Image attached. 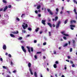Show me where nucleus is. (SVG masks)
Returning a JSON list of instances; mask_svg holds the SVG:
<instances>
[{
    "label": "nucleus",
    "instance_id": "nucleus-1",
    "mask_svg": "<svg viewBox=\"0 0 77 77\" xmlns=\"http://www.w3.org/2000/svg\"><path fill=\"white\" fill-rule=\"evenodd\" d=\"M61 23V21L60 20L58 21V23L57 24L56 26V28L57 29V28H59V26H60V24Z\"/></svg>",
    "mask_w": 77,
    "mask_h": 77
},
{
    "label": "nucleus",
    "instance_id": "nucleus-25",
    "mask_svg": "<svg viewBox=\"0 0 77 77\" xmlns=\"http://www.w3.org/2000/svg\"><path fill=\"white\" fill-rule=\"evenodd\" d=\"M64 35L66 36H69V35L68 34H64Z\"/></svg>",
    "mask_w": 77,
    "mask_h": 77
},
{
    "label": "nucleus",
    "instance_id": "nucleus-4",
    "mask_svg": "<svg viewBox=\"0 0 77 77\" xmlns=\"http://www.w3.org/2000/svg\"><path fill=\"white\" fill-rule=\"evenodd\" d=\"M26 48H27L28 50V51L29 52V53H31V51H30V47L29 46H26Z\"/></svg>",
    "mask_w": 77,
    "mask_h": 77
},
{
    "label": "nucleus",
    "instance_id": "nucleus-7",
    "mask_svg": "<svg viewBox=\"0 0 77 77\" xmlns=\"http://www.w3.org/2000/svg\"><path fill=\"white\" fill-rule=\"evenodd\" d=\"M12 33H13V34H18V33H19V32L18 31H17L16 32H12Z\"/></svg>",
    "mask_w": 77,
    "mask_h": 77
},
{
    "label": "nucleus",
    "instance_id": "nucleus-28",
    "mask_svg": "<svg viewBox=\"0 0 77 77\" xmlns=\"http://www.w3.org/2000/svg\"><path fill=\"white\" fill-rule=\"evenodd\" d=\"M3 68H4V69H7V67L5 66H3Z\"/></svg>",
    "mask_w": 77,
    "mask_h": 77
},
{
    "label": "nucleus",
    "instance_id": "nucleus-8",
    "mask_svg": "<svg viewBox=\"0 0 77 77\" xmlns=\"http://www.w3.org/2000/svg\"><path fill=\"white\" fill-rule=\"evenodd\" d=\"M8 8V6H6L4 9V10H3L4 12H5V11H6V10Z\"/></svg>",
    "mask_w": 77,
    "mask_h": 77
},
{
    "label": "nucleus",
    "instance_id": "nucleus-63",
    "mask_svg": "<svg viewBox=\"0 0 77 77\" xmlns=\"http://www.w3.org/2000/svg\"><path fill=\"white\" fill-rule=\"evenodd\" d=\"M56 51H54V54H56Z\"/></svg>",
    "mask_w": 77,
    "mask_h": 77
},
{
    "label": "nucleus",
    "instance_id": "nucleus-29",
    "mask_svg": "<svg viewBox=\"0 0 77 77\" xmlns=\"http://www.w3.org/2000/svg\"><path fill=\"white\" fill-rule=\"evenodd\" d=\"M63 38L65 40H66V39H67L66 37H65V36L63 37Z\"/></svg>",
    "mask_w": 77,
    "mask_h": 77
},
{
    "label": "nucleus",
    "instance_id": "nucleus-50",
    "mask_svg": "<svg viewBox=\"0 0 77 77\" xmlns=\"http://www.w3.org/2000/svg\"><path fill=\"white\" fill-rule=\"evenodd\" d=\"M11 65H13V63L12 61L11 62Z\"/></svg>",
    "mask_w": 77,
    "mask_h": 77
},
{
    "label": "nucleus",
    "instance_id": "nucleus-41",
    "mask_svg": "<svg viewBox=\"0 0 77 77\" xmlns=\"http://www.w3.org/2000/svg\"><path fill=\"white\" fill-rule=\"evenodd\" d=\"M38 17H41V14H38Z\"/></svg>",
    "mask_w": 77,
    "mask_h": 77
},
{
    "label": "nucleus",
    "instance_id": "nucleus-49",
    "mask_svg": "<svg viewBox=\"0 0 77 77\" xmlns=\"http://www.w3.org/2000/svg\"><path fill=\"white\" fill-rule=\"evenodd\" d=\"M6 77H11V76H10V75H7V76H6Z\"/></svg>",
    "mask_w": 77,
    "mask_h": 77
},
{
    "label": "nucleus",
    "instance_id": "nucleus-16",
    "mask_svg": "<svg viewBox=\"0 0 77 77\" xmlns=\"http://www.w3.org/2000/svg\"><path fill=\"white\" fill-rule=\"evenodd\" d=\"M2 2L4 3H5V4L7 3V2L5 0H3Z\"/></svg>",
    "mask_w": 77,
    "mask_h": 77
},
{
    "label": "nucleus",
    "instance_id": "nucleus-51",
    "mask_svg": "<svg viewBox=\"0 0 77 77\" xmlns=\"http://www.w3.org/2000/svg\"><path fill=\"white\" fill-rule=\"evenodd\" d=\"M67 58H68V59H70L71 57H69V56H68L67 57Z\"/></svg>",
    "mask_w": 77,
    "mask_h": 77
},
{
    "label": "nucleus",
    "instance_id": "nucleus-30",
    "mask_svg": "<svg viewBox=\"0 0 77 77\" xmlns=\"http://www.w3.org/2000/svg\"><path fill=\"white\" fill-rule=\"evenodd\" d=\"M22 39H23V38H22V37H20L18 39H19V40H21Z\"/></svg>",
    "mask_w": 77,
    "mask_h": 77
},
{
    "label": "nucleus",
    "instance_id": "nucleus-37",
    "mask_svg": "<svg viewBox=\"0 0 77 77\" xmlns=\"http://www.w3.org/2000/svg\"><path fill=\"white\" fill-rule=\"evenodd\" d=\"M11 7H12V6H11V5H8V8H11Z\"/></svg>",
    "mask_w": 77,
    "mask_h": 77
},
{
    "label": "nucleus",
    "instance_id": "nucleus-43",
    "mask_svg": "<svg viewBox=\"0 0 77 77\" xmlns=\"http://www.w3.org/2000/svg\"><path fill=\"white\" fill-rule=\"evenodd\" d=\"M34 57L35 59H37V56H36V55H35L34 56Z\"/></svg>",
    "mask_w": 77,
    "mask_h": 77
},
{
    "label": "nucleus",
    "instance_id": "nucleus-54",
    "mask_svg": "<svg viewBox=\"0 0 77 77\" xmlns=\"http://www.w3.org/2000/svg\"><path fill=\"white\" fill-rule=\"evenodd\" d=\"M52 26L53 27H55V25H54V24H53Z\"/></svg>",
    "mask_w": 77,
    "mask_h": 77
},
{
    "label": "nucleus",
    "instance_id": "nucleus-48",
    "mask_svg": "<svg viewBox=\"0 0 77 77\" xmlns=\"http://www.w3.org/2000/svg\"><path fill=\"white\" fill-rule=\"evenodd\" d=\"M2 24H5V21L4 20L2 21Z\"/></svg>",
    "mask_w": 77,
    "mask_h": 77
},
{
    "label": "nucleus",
    "instance_id": "nucleus-57",
    "mask_svg": "<svg viewBox=\"0 0 77 77\" xmlns=\"http://www.w3.org/2000/svg\"><path fill=\"white\" fill-rule=\"evenodd\" d=\"M0 60H1V61H3V59H2V58H0Z\"/></svg>",
    "mask_w": 77,
    "mask_h": 77
},
{
    "label": "nucleus",
    "instance_id": "nucleus-3",
    "mask_svg": "<svg viewBox=\"0 0 77 77\" xmlns=\"http://www.w3.org/2000/svg\"><path fill=\"white\" fill-rule=\"evenodd\" d=\"M22 49L23 50V51L24 53H26V50L24 49V47L23 46L21 47Z\"/></svg>",
    "mask_w": 77,
    "mask_h": 77
},
{
    "label": "nucleus",
    "instance_id": "nucleus-22",
    "mask_svg": "<svg viewBox=\"0 0 77 77\" xmlns=\"http://www.w3.org/2000/svg\"><path fill=\"white\" fill-rule=\"evenodd\" d=\"M67 45H68V43H65L64 44V45H63V47H66V46H67Z\"/></svg>",
    "mask_w": 77,
    "mask_h": 77
},
{
    "label": "nucleus",
    "instance_id": "nucleus-23",
    "mask_svg": "<svg viewBox=\"0 0 77 77\" xmlns=\"http://www.w3.org/2000/svg\"><path fill=\"white\" fill-rule=\"evenodd\" d=\"M22 26L24 29H26V27L24 25H22Z\"/></svg>",
    "mask_w": 77,
    "mask_h": 77
},
{
    "label": "nucleus",
    "instance_id": "nucleus-64",
    "mask_svg": "<svg viewBox=\"0 0 77 77\" xmlns=\"http://www.w3.org/2000/svg\"><path fill=\"white\" fill-rule=\"evenodd\" d=\"M42 31L40 32V34H42Z\"/></svg>",
    "mask_w": 77,
    "mask_h": 77
},
{
    "label": "nucleus",
    "instance_id": "nucleus-62",
    "mask_svg": "<svg viewBox=\"0 0 77 77\" xmlns=\"http://www.w3.org/2000/svg\"><path fill=\"white\" fill-rule=\"evenodd\" d=\"M13 72H14V73H15V72H16V70H15L14 71H13Z\"/></svg>",
    "mask_w": 77,
    "mask_h": 77
},
{
    "label": "nucleus",
    "instance_id": "nucleus-60",
    "mask_svg": "<svg viewBox=\"0 0 77 77\" xmlns=\"http://www.w3.org/2000/svg\"><path fill=\"white\" fill-rule=\"evenodd\" d=\"M61 33H62V34H63V35H64V34H65L64 33V32H61Z\"/></svg>",
    "mask_w": 77,
    "mask_h": 77
},
{
    "label": "nucleus",
    "instance_id": "nucleus-55",
    "mask_svg": "<svg viewBox=\"0 0 77 77\" xmlns=\"http://www.w3.org/2000/svg\"><path fill=\"white\" fill-rule=\"evenodd\" d=\"M70 63H73V62L72 61H70Z\"/></svg>",
    "mask_w": 77,
    "mask_h": 77
},
{
    "label": "nucleus",
    "instance_id": "nucleus-20",
    "mask_svg": "<svg viewBox=\"0 0 77 77\" xmlns=\"http://www.w3.org/2000/svg\"><path fill=\"white\" fill-rule=\"evenodd\" d=\"M54 68H57V65L56 64H54Z\"/></svg>",
    "mask_w": 77,
    "mask_h": 77
},
{
    "label": "nucleus",
    "instance_id": "nucleus-27",
    "mask_svg": "<svg viewBox=\"0 0 77 77\" xmlns=\"http://www.w3.org/2000/svg\"><path fill=\"white\" fill-rule=\"evenodd\" d=\"M31 50L32 52H33V48L32 47L31 48Z\"/></svg>",
    "mask_w": 77,
    "mask_h": 77
},
{
    "label": "nucleus",
    "instance_id": "nucleus-24",
    "mask_svg": "<svg viewBox=\"0 0 77 77\" xmlns=\"http://www.w3.org/2000/svg\"><path fill=\"white\" fill-rule=\"evenodd\" d=\"M25 14H22V15L21 16V18H23V17H24V16H25Z\"/></svg>",
    "mask_w": 77,
    "mask_h": 77
},
{
    "label": "nucleus",
    "instance_id": "nucleus-10",
    "mask_svg": "<svg viewBox=\"0 0 77 77\" xmlns=\"http://www.w3.org/2000/svg\"><path fill=\"white\" fill-rule=\"evenodd\" d=\"M29 70L30 71V72L31 75H33V72H32V69L30 68H29Z\"/></svg>",
    "mask_w": 77,
    "mask_h": 77
},
{
    "label": "nucleus",
    "instance_id": "nucleus-56",
    "mask_svg": "<svg viewBox=\"0 0 77 77\" xmlns=\"http://www.w3.org/2000/svg\"><path fill=\"white\" fill-rule=\"evenodd\" d=\"M66 60L67 62H69V60Z\"/></svg>",
    "mask_w": 77,
    "mask_h": 77
},
{
    "label": "nucleus",
    "instance_id": "nucleus-33",
    "mask_svg": "<svg viewBox=\"0 0 77 77\" xmlns=\"http://www.w3.org/2000/svg\"><path fill=\"white\" fill-rule=\"evenodd\" d=\"M25 26L26 27V28L28 27V25H27V24H25Z\"/></svg>",
    "mask_w": 77,
    "mask_h": 77
},
{
    "label": "nucleus",
    "instance_id": "nucleus-34",
    "mask_svg": "<svg viewBox=\"0 0 77 77\" xmlns=\"http://www.w3.org/2000/svg\"><path fill=\"white\" fill-rule=\"evenodd\" d=\"M28 30H29V31H30L32 30V29H31V28H28Z\"/></svg>",
    "mask_w": 77,
    "mask_h": 77
},
{
    "label": "nucleus",
    "instance_id": "nucleus-19",
    "mask_svg": "<svg viewBox=\"0 0 77 77\" xmlns=\"http://www.w3.org/2000/svg\"><path fill=\"white\" fill-rule=\"evenodd\" d=\"M68 23V19H67L64 22V24H66V23Z\"/></svg>",
    "mask_w": 77,
    "mask_h": 77
},
{
    "label": "nucleus",
    "instance_id": "nucleus-53",
    "mask_svg": "<svg viewBox=\"0 0 77 77\" xmlns=\"http://www.w3.org/2000/svg\"><path fill=\"white\" fill-rule=\"evenodd\" d=\"M72 41L73 44H75V41L74 40H73Z\"/></svg>",
    "mask_w": 77,
    "mask_h": 77
},
{
    "label": "nucleus",
    "instance_id": "nucleus-9",
    "mask_svg": "<svg viewBox=\"0 0 77 77\" xmlns=\"http://www.w3.org/2000/svg\"><path fill=\"white\" fill-rule=\"evenodd\" d=\"M48 26H49L50 27H51H51H52V24H51V23H48Z\"/></svg>",
    "mask_w": 77,
    "mask_h": 77
},
{
    "label": "nucleus",
    "instance_id": "nucleus-58",
    "mask_svg": "<svg viewBox=\"0 0 77 77\" xmlns=\"http://www.w3.org/2000/svg\"><path fill=\"white\" fill-rule=\"evenodd\" d=\"M70 29L71 30H74V28H72V27H71Z\"/></svg>",
    "mask_w": 77,
    "mask_h": 77
},
{
    "label": "nucleus",
    "instance_id": "nucleus-15",
    "mask_svg": "<svg viewBox=\"0 0 77 77\" xmlns=\"http://www.w3.org/2000/svg\"><path fill=\"white\" fill-rule=\"evenodd\" d=\"M28 66L29 68H30V67L31 66V63H28Z\"/></svg>",
    "mask_w": 77,
    "mask_h": 77
},
{
    "label": "nucleus",
    "instance_id": "nucleus-12",
    "mask_svg": "<svg viewBox=\"0 0 77 77\" xmlns=\"http://www.w3.org/2000/svg\"><path fill=\"white\" fill-rule=\"evenodd\" d=\"M39 30V28L37 27L36 29H35V31L36 32H38Z\"/></svg>",
    "mask_w": 77,
    "mask_h": 77
},
{
    "label": "nucleus",
    "instance_id": "nucleus-61",
    "mask_svg": "<svg viewBox=\"0 0 77 77\" xmlns=\"http://www.w3.org/2000/svg\"><path fill=\"white\" fill-rule=\"evenodd\" d=\"M63 9H64V7H62V10H63Z\"/></svg>",
    "mask_w": 77,
    "mask_h": 77
},
{
    "label": "nucleus",
    "instance_id": "nucleus-21",
    "mask_svg": "<svg viewBox=\"0 0 77 77\" xmlns=\"http://www.w3.org/2000/svg\"><path fill=\"white\" fill-rule=\"evenodd\" d=\"M58 19V17H55V21H56Z\"/></svg>",
    "mask_w": 77,
    "mask_h": 77
},
{
    "label": "nucleus",
    "instance_id": "nucleus-11",
    "mask_svg": "<svg viewBox=\"0 0 77 77\" xmlns=\"http://www.w3.org/2000/svg\"><path fill=\"white\" fill-rule=\"evenodd\" d=\"M34 75L35 77H37L38 75H37V73H36V72H34Z\"/></svg>",
    "mask_w": 77,
    "mask_h": 77
},
{
    "label": "nucleus",
    "instance_id": "nucleus-5",
    "mask_svg": "<svg viewBox=\"0 0 77 77\" xmlns=\"http://www.w3.org/2000/svg\"><path fill=\"white\" fill-rule=\"evenodd\" d=\"M6 45H4L3 46V50H6Z\"/></svg>",
    "mask_w": 77,
    "mask_h": 77
},
{
    "label": "nucleus",
    "instance_id": "nucleus-59",
    "mask_svg": "<svg viewBox=\"0 0 77 77\" xmlns=\"http://www.w3.org/2000/svg\"><path fill=\"white\" fill-rule=\"evenodd\" d=\"M2 11H3V8H1L0 9V12Z\"/></svg>",
    "mask_w": 77,
    "mask_h": 77
},
{
    "label": "nucleus",
    "instance_id": "nucleus-17",
    "mask_svg": "<svg viewBox=\"0 0 77 77\" xmlns=\"http://www.w3.org/2000/svg\"><path fill=\"white\" fill-rule=\"evenodd\" d=\"M70 26L71 27H75V26L74 25H71Z\"/></svg>",
    "mask_w": 77,
    "mask_h": 77
},
{
    "label": "nucleus",
    "instance_id": "nucleus-36",
    "mask_svg": "<svg viewBox=\"0 0 77 77\" xmlns=\"http://www.w3.org/2000/svg\"><path fill=\"white\" fill-rule=\"evenodd\" d=\"M42 52H37V54H41Z\"/></svg>",
    "mask_w": 77,
    "mask_h": 77
},
{
    "label": "nucleus",
    "instance_id": "nucleus-52",
    "mask_svg": "<svg viewBox=\"0 0 77 77\" xmlns=\"http://www.w3.org/2000/svg\"><path fill=\"white\" fill-rule=\"evenodd\" d=\"M34 43H36V42H37V41H36V40H34Z\"/></svg>",
    "mask_w": 77,
    "mask_h": 77
},
{
    "label": "nucleus",
    "instance_id": "nucleus-13",
    "mask_svg": "<svg viewBox=\"0 0 77 77\" xmlns=\"http://www.w3.org/2000/svg\"><path fill=\"white\" fill-rule=\"evenodd\" d=\"M10 35L11 37H12V38H15V35H14L12 34H10Z\"/></svg>",
    "mask_w": 77,
    "mask_h": 77
},
{
    "label": "nucleus",
    "instance_id": "nucleus-44",
    "mask_svg": "<svg viewBox=\"0 0 77 77\" xmlns=\"http://www.w3.org/2000/svg\"><path fill=\"white\" fill-rule=\"evenodd\" d=\"M8 56H9V57H12V56H11V55L10 54H8Z\"/></svg>",
    "mask_w": 77,
    "mask_h": 77
},
{
    "label": "nucleus",
    "instance_id": "nucleus-2",
    "mask_svg": "<svg viewBox=\"0 0 77 77\" xmlns=\"http://www.w3.org/2000/svg\"><path fill=\"white\" fill-rule=\"evenodd\" d=\"M48 12H49L50 14V15H52L53 14V12H51V10H50V9H47Z\"/></svg>",
    "mask_w": 77,
    "mask_h": 77
},
{
    "label": "nucleus",
    "instance_id": "nucleus-47",
    "mask_svg": "<svg viewBox=\"0 0 77 77\" xmlns=\"http://www.w3.org/2000/svg\"><path fill=\"white\" fill-rule=\"evenodd\" d=\"M35 14H38V11L37 10L35 11Z\"/></svg>",
    "mask_w": 77,
    "mask_h": 77
},
{
    "label": "nucleus",
    "instance_id": "nucleus-46",
    "mask_svg": "<svg viewBox=\"0 0 77 77\" xmlns=\"http://www.w3.org/2000/svg\"><path fill=\"white\" fill-rule=\"evenodd\" d=\"M55 63L56 64H58V63H59V62H58V61H56L55 62Z\"/></svg>",
    "mask_w": 77,
    "mask_h": 77
},
{
    "label": "nucleus",
    "instance_id": "nucleus-42",
    "mask_svg": "<svg viewBox=\"0 0 77 77\" xmlns=\"http://www.w3.org/2000/svg\"><path fill=\"white\" fill-rule=\"evenodd\" d=\"M46 42H44L43 43V45H46Z\"/></svg>",
    "mask_w": 77,
    "mask_h": 77
},
{
    "label": "nucleus",
    "instance_id": "nucleus-31",
    "mask_svg": "<svg viewBox=\"0 0 77 77\" xmlns=\"http://www.w3.org/2000/svg\"><path fill=\"white\" fill-rule=\"evenodd\" d=\"M49 36H51V32H49Z\"/></svg>",
    "mask_w": 77,
    "mask_h": 77
},
{
    "label": "nucleus",
    "instance_id": "nucleus-26",
    "mask_svg": "<svg viewBox=\"0 0 77 77\" xmlns=\"http://www.w3.org/2000/svg\"><path fill=\"white\" fill-rule=\"evenodd\" d=\"M16 20L18 21H20V19L18 17L16 18Z\"/></svg>",
    "mask_w": 77,
    "mask_h": 77
},
{
    "label": "nucleus",
    "instance_id": "nucleus-35",
    "mask_svg": "<svg viewBox=\"0 0 77 77\" xmlns=\"http://www.w3.org/2000/svg\"><path fill=\"white\" fill-rule=\"evenodd\" d=\"M72 48H70V52H72Z\"/></svg>",
    "mask_w": 77,
    "mask_h": 77
},
{
    "label": "nucleus",
    "instance_id": "nucleus-45",
    "mask_svg": "<svg viewBox=\"0 0 77 77\" xmlns=\"http://www.w3.org/2000/svg\"><path fill=\"white\" fill-rule=\"evenodd\" d=\"M72 67H73V68H74V66H75V65L74 64H72Z\"/></svg>",
    "mask_w": 77,
    "mask_h": 77
},
{
    "label": "nucleus",
    "instance_id": "nucleus-18",
    "mask_svg": "<svg viewBox=\"0 0 77 77\" xmlns=\"http://www.w3.org/2000/svg\"><path fill=\"white\" fill-rule=\"evenodd\" d=\"M41 8V5H39L37 6V9H39Z\"/></svg>",
    "mask_w": 77,
    "mask_h": 77
},
{
    "label": "nucleus",
    "instance_id": "nucleus-6",
    "mask_svg": "<svg viewBox=\"0 0 77 77\" xmlns=\"http://www.w3.org/2000/svg\"><path fill=\"white\" fill-rule=\"evenodd\" d=\"M45 22H46V21L44 20H42V24H43L44 25H45Z\"/></svg>",
    "mask_w": 77,
    "mask_h": 77
},
{
    "label": "nucleus",
    "instance_id": "nucleus-32",
    "mask_svg": "<svg viewBox=\"0 0 77 77\" xmlns=\"http://www.w3.org/2000/svg\"><path fill=\"white\" fill-rule=\"evenodd\" d=\"M22 33H26V31L24 30H22Z\"/></svg>",
    "mask_w": 77,
    "mask_h": 77
},
{
    "label": "nucleus",
    "instance_id": "nucleus-38",
    "mask_svg": "<svg viewBox=\"0 0 77 77\" xmlns=\"http://www.w3.org/2000/svg\"><path fill=\"white\" fill-rule=\"evenodd\" d=\"M73 2L74 3H76V4H77V2H76L75 0H73Z\"/></svg>",
    "mask_w": 77,
    "mask_h": 77
},
{
    "label": "nucleus",
    "instance_id": "nucleus-39",
    "mask_svg": "<svg viewBox=\"0 0 77 77\" xmlns=\"http://www.w3.org/2000/svg\"><path fill=\"white\" fill-rule=\"evenodd\" d=\"M20 42L21 43H24V41H23L22 40L20 41Z\"/></svg>",
    "mask_w": 77,
    "mask_h": 77
},
{
    "label": "nucleus",
    "instance_id": "nucleus-40",
    "mask_svg": "<svg viewBox=\"0 0 77 77\" xmlns=\"http://www.w3.org/2000/svg\"><path fill=\"white\" fill-rule=\"evenodd\" d=\"M56 11L57 12H59V9H58V8H56Z\"/></svg>",
    "mask_w": 77,
    "mask_h": 77
},
{
    "label": "nucleus",
    "instance_id": "nucleus-14",
    "mask_svg": "<svg viewBox=\"0 0 77 77\" xmlns=\"http://www.w3.org/2000/svg\"><path fill=\"white\" fill-rule=\"evenodd\" d=\"M76 9H75V8H74V11L75 14H76V15H77V12H76Z\"/></svg>",
    "mask_w": 77,
    "mask_h": 77
}]
</instances>
